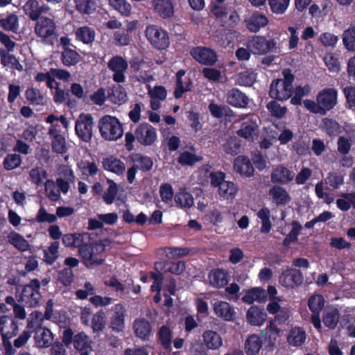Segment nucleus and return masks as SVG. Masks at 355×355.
<instances>
[{
    "label": "nucleus",
    "instance_id": "f257e3e1",
    "mask_svg": "<svg viewBox=\"0 0 355 355\" xmlns=\"http://www.w3.org/2000/svg\"><path fill=\"white\" fill-rule=\"evenodd\" d=\"M63 245L67 248H78V252L85 261L92 266H100L105 259L101 254L105 250V245L101 241H92L89 233H69L62 236Z\"/></svg>",
    "mask_w": 355,
    "mask_h": 355
},
{
    "label": "nucleus",
    "instance_id": "f03ea898",
    "mask_svg": "<svg viewBox=\"0 0 355 355\" xmlns=\"http://www.w3.org/2000/svg\"><path fill=\"white\" fill-rule=\"evenodd\" d=\"M59 122L64 128H67L69 122L64 115L56 116L50 114L46 118V123L51 124L48 131L51 150L53 153L64 155L67 153L70 145L67 141L65 136L61 133V125H59Z\"/></svg>",
    "mask_w": 355,
    "mask_h": 355
},
{
    "label": "nucleus",
    "instance_id": "7ed1b4c3",
    "mask_svg": "<svg viewBox=\"0 0 355 355\" xmlns=\"http://www.w3.org/2000/svg\"><path fill=\"white\" fill-rule=\"evenodd\" d=\"M137 140L144 146H151L157 140L156 129L148 123H141L136 126L134 132H127L125 135V146L127 150L134 149L133 143Z\"/></svg>",
    "mask_w": 355,
    "mask_h": 355
},
{
    "label": "nucleus",
    "instance_id": "20e7f679",
    "mask_svg": "<svg viewBox=\"0 0 355 355\" xmlns=\"http://www.w3.org/2000/svg\"><path fill=\"white\" fill-rule=\"evenodd\" d=\"M283 78L272 80L269 91L270 98L284 101L290 98L294 92L293 82L295 76L290 69H285L282 71Z\"/></svg>",
    "mask_w": 355,
    "mask_h": 355
},
{
    "label": "nucleus",
    "instance_id": "39448f33",
    "mask_svg": "<svg viewBox=\"0 0 355 355\" xmlns=\"http://www.w3.org/2000/svg\"><path fill=\"white\" fill-rule=\"evenodd\" d=\"M98 128L101 137L107 141H116L123 134L122 123L110 115H105L98 121Z\"/></svg>",
    "mask_w": 355,
    "mask_h": 355
},
{
    "label": "nucleus",
    "instance_id": "423d86ee",
    "mask_svg": "<svg viewBox=\"0 0 355 355\" xmlns=\"http://www.w3.org/2000/svg\"><path fill=\"white\" fill-rule=\"evenodd\" d=\"M145 37L153 48L157 50H164L170 44L168 32L161 26L150 24L146 27Z\"/></svg>",
    "mask_w": 355,
    "mask_h": 355
},
{
    "label": "nucleus",
    "instance_id": "0eeeda50",
    "mask_svg": "<svg viewBox=\"0 0 355 355\" xmlns=\"http://www.w3.org/2000/svg\"><path fill=\"white\" fill-rule=\"evenodd\" d=\"M211 11L217 19H220L224 28H234L240 21V17L233 8L215 5L212 6Z\"/></svg>",
    "mask_w": 355,
    "mask_h": 355
},
{
    "label": "nucleus",
    "instance_id": "6e6552de",
    "mask_svg": "<svg viewBox=\"0 0 355 355\" xmlns=\"http://www.w3.org/2000/svg\"><path fill=\"white\" fill-rule=\"evenodd\" d=\"M277 40H267L264 36L254 35L248 41L247 47L254 55H265L277 50Z\"/></svg>",
    "mask_w": 355,
    "mask_h": 355
},
{
    "label": "nucleus",
    "instance_id": "1a4fd4ad",
    "mask_svg": "<svg viewBox=\"0 0 355 355\" xmlns=\"http://www.w3.org/2000/svg\"><path fill=\"white\" fill-rule=\"evenodd\" d=\"M93 116L90 114L82 113L76 121L75 131L80 139L89 142L92 138Z\"/></svg>",
    "mask_w": 355,
    "mask_h": 355
},
{
    "label": "nucleus",
    "instance_id": "9d476101",
    "mask_svg": "<svg viewBox=\"0 0 355 355\" xmlns=\"http://www.w3.org/2000/svg\"><path fill=\"white\" fill-rule=\"evenodd\" d=\"M303 280L304 276L301 270L287 266L280 273L278 282L281 286L288 289H293L299 287Z\"/></svg>",
    "mask_w": 355,
    "mask_h": 355
},
{
    "label": "nucleus",
    "instance_id": "9b49d317",
    "mask_svg": "<svg viewBox=\"0 0 355 355\" xmlns=\"http://www.w3.org/2000/svg\"><path fill=\"white\" fill-rule=\"evenodd\" d=\"M190 55L196 62L205 66H214L218 61L216 52L206 46L193 47L190 51Z\"/></svg>",
    "mask_w": 355,
    "mask_h": 355
},
{
    "label": "nucleus",
    "instance_id": "f8f14e48",
    "mask_svg": "<svg viewBox=\"0 0 355 355\" xmlns=\"http://www.w3.org/2000/svg\"><path fill=\"white\" fill-rule=\"evenodd\" d=\"M107 68L113 72L112 80L116 83L125 81V73L128 69V61L121 55H113L107 62Z\"/></svg>",
    "mask_w": 355,
    "mask_h": 355
},
{
    "label": "nucleus",
    "instance_id": "ddd939ff",
    "mask_svg": "<svg viewBox=\"0 0 355 355\" xmlns=\"http://www.w3.org/2000/svg\"><path fill=\"white\" fill-rule=\"evenodd\" d=\"M316 101L319 103L324 115L336 105L338 91L334 88L323 89L318 93Z\"/></svg>",
    "mask_w": 355,
    "mask_h": 355
},
{
    "label": "nucleus",
    "instance_id": "4468645a",
    "mask_svg": "<svg viewBox=\"0 0 355 355\" xmlns=\"http://www.w3.org/2000/svg\"><path fill=\"white\" fill-rule=\"evenodd\" d=\"M40 284L38 279H32L29 284L25 285L22 289L21 299L30 306H35L39 304L41 295L39 292Z\"/></svg>",
    "mask_w": 355,
    "mask_h": 355
},
{
    "label": "nucleus",
    "instance_id": "2eb2a0df",
    "mask_svg": "<svg viewBox=\"0 0 355 355\" xmlns=\"http://www.w3.org/2000/svg\"><path fill=\"white\" fill-rule=\"evenodd\" d=\"M225 98L227 104L235 108H247L250 103L248 96L236 87L227 90Z\"/></svg>",
    "mask_w": 355,
    "mask_h": 355
},
{
    "label": "nucleus",
    "instance_id": "dca6fc26",
    "mask_svg": "<svg viewBox=\"0 0 355 355\" xmlns=\"http://www.w3.org/2000/svg\"><path fill=\"white\" fill-rule=\"evenodd\" d=\"M209 285L215 288H225L230 280L229 272L223 268H216L211 269L208 273Z\"/></svg>",
    "mask_w": 355,
    "mask_h": 355
},
{
    "label": "nucleus",
    "instance_id": "f3484780",
    "mask_svg": "<svg viewBox=\"0 0 355 355\" xmlns=\"http://www.w3.org/2000/svg\"><path fill=\"white\" fill-rule=\"evenodd\" d=\"M293 178V172L282 164L277 165L270 175L271 182L279 186L288 184Z\"/></svg>",
    "mask_w": 355,
    "mask_h": 355
},
{
    "label": "nucleus",
    "instance_id": "a211bd4d",
    "mask_svg": "<svg viewBox=\"0 0 355 355\" xmlns=\"http://www.w3.org/2000/svg\"><path fill=\"white\" fill-rule=\"evenodd\" d=\"M18 322L11 315L0 317V334L2 338H12L18 333Z\"/></svg>",
    "mask_w": 355,
    "mask_h": 355
},
{
    "label": "nucleus",
    "instance_id": "6ab92c4d",
    "mask_svg": "<svg viewBox=\"0 0 355 355\" xmlns=\"http://www.w3.org/2000/svg\"><path fill=\"white\" fill-rule=\"evenodd\" d=\"M125 306L122 304L114 306V314L110 320V327L113 331L119 333L125 329Z\"/></svg>",
    "mask_w": 355,
    "mask_h": 355
},
{
    "label": "nucleus",
    "instance_id": "aec40b11",
    "mask_svg": "<svg viewBox=\"0 0 355 355\" xmlns=\"http://www.w3.org/2000/svg\"><path fill=\"white\" fill-rule=\"evenodd\" d=\"M132 330L136 337L143 341H147L151 336L152 326L146 318H139L134 320Z\"/></svg>",
    "mask_w": 355,
    "mask_h": 355
},
{
    "label": "nucleus",
    "instance_id": "412c9836",
    "mask_svg": "<svg viewBox=\"0 0 355 355\" xmlns=\"http://www.w3.org/2000/svg\"><path fill=\"white\" fill-rule=\"evenodd\" d=\"M269 23L268 17L258 11L253 12L251 16L245 20V26L252 33H257Z\"/></svg>",
    "mask_w": 355,
    "mask_h": 355
},
{
    "label": "nucleus",
    "instance_id": "4be33fe9",
    "mask_svg": "<svg viewBox=\"0 0 355 355\" xmlns=\"http://www.w3.org/2000/svg\"><path fill=\"white\" fill-rule=\"evenodd\" d=\"M71 77V73L65 69L51 68L49 71L46 72V85L48 87L53 89V85H59L55 79L69 82Z\"/></svg>",
    "mask_w": 355,
    "mask_h": 355
},
{
    "label": "nucleus",
    "instance_id": "5701e85b",
    "mask_svg": "<svg viewBox=\"0 0 355 355\" xmlns=\"http://www.w3.org/2000/svg\"><path fill=\"white\" fill-rule=\"evenodd\" d=\"M215 314L225 321H234L236 318V312L230 303L225 301H217L214 304Z\"/></svg>",
    "mask_w": 355,
    "mask_h": 355
},
{
    "label": "nucleus",
    "instance_id": "b1692460",
    "mask_svg": "<svg viewBox=\"0 0 355 355\" xmlns=\"http://www.w3.org/2000/svg\"><path fill=\"white\" fill-rule=\"evenodd\" d=\"M233 168L241 175L248 178L252 176L254 172L250 159L244 155H239L234 159Z\"/></svg>",
    "mask_w": 355,
    "mask_h": 355
},
{
    "label": "nucleus",
    "instance_id": "393cba45",
    "mask_svg": "<svg viewBox=\"0 0 355 355\" xmlns=\"http://www.w3.org/2000/svg\"><path fill=\"white\" fill-rule=\"evenodd\" d=\"M268 195L272 198V202L277 206H285L288 204L291 200L286 189L279 185L272 187L268 191Z\"/></svg>",
    "mask_w": 355,
    "mask_h": 355
},
{
    "label": "nucleus",
    "instance_id": "a878e982",
    "mask_svg": "<svg viewBox=\"0 0 355 355\" xmlns=\"http://www.w3.org/2000/svg\"><path fill=\"white\" fill-rule=\"evenodd\" d=\"M267 318V313L263 309L257 306H252L246 313L248 322L252 326L260 327L263 324Z\"/></svg>",
    "mask_w": 355,
    "mask_h": 355
},
{
    "label": "nucleus",
    "instance_id": "bb28decb",
    "mask_svg": "<svg viewBox=\"0 0 355 355\" xmlns=\"http://www.w3.org/2000/svg\"><path fill=\"white\" fill-rule=\"evenodd\" d=\"M204 345L211 350L218 349L223 345V339L220 335L213 330H206L202 334Z\"/></svg>",
    "mask_w": 355,
    "mask_h": 355
},
{
    "label": "nucleus",
    "instance_id": "cd10ccee",
    "mask_svg": "<svg viewBox=\"0 0 355 355\" xmlns=\"http://www.w3.org/2000/svg\"><path fill=\"white\" fill-rule=\"evenodd\" d=\"M184 74L185 71L184 69H180L176 73L175 88L173 93L174 97L176 99L182 98L184 93L191 90L193 83L190 78H188L187 82H186L185 85H184L182 76H184Z\"/></svg>",
    "mask_w": 355,
    "mask_h": 355
},
{
    "label": "nucleus",
    "instance_id": "c85d7f7f",
    "mask_svg": "<svg viewBox=\"0 0 355 355\" xmlns=\"http://www.w3.org/2000/svg\"><path fill=\"white\" fill-rule=\"evenodd\" d=\"M102 166L104 170L117 175L123 174L125 170V164L114 156L103 158L102 160Z\"/></svg>",
    "mask_w": 355,
    "mask_h": 355
},
{
    "label": "nucleus",
    "instance_id": "c756f323",
    "mask_svg": "<svg viewBox=\"0 0 355 355\" xmlns=\"http://www.w3.org/2000/svg\"><path fill=\"white\" fill-rule=\"evenodd\" d=\"M154 9L163 19H169L174 14L172 0H154Z\"/></svg>",
    "mask_w": 355,
    "mask_h": 355
},
{
    "label": "nucleus",
    "instance_id": "7c9ffc66",
    "mask_svg": "<svg viewBox=\"0 0 355 355\" xmlns=\"http://www.w3.org/2000/svg\"><path fill=\"white\" fill-rule=\"evenodd\" d=\"M24 11L31 20L37 21L44 12V5L40 6L37 0H28L24 6Z\"/></svg>",
    "mask_w": 355,
    "mask_h": 355
},
{
    "label": "nucleus",
    "instance_id": "2f4dec72",
    "mask_svg": "<svg viewBox=\"0 0 355 355\" xmlns=\"http://www.w3.org/2000/svg\"><path fill=\"white\" fill-rule=\"evenodd\" d=\"M76 40L84 44H92L95 40L96 31L89 26H84L76 28L74 32Z\"/></svg>",
    "mask_w": 355,
    "mask_h": 355
},
{
    "label": "nucleus",
    "instance_id": "473e14b6",
    "mask_svg": "<svg viewBox=\"0 0 355 355\" xmlns=\"http://www.w3.org/2000/svg\"><path fill=\"white\" fill-rule=\"evenodd\" d=\"M257 129L258 125L256 121L248 120L241 123L240 129L236 131V134L246 140L252 141Z\"/></svg>",
    "mask_w": 355,
    "mask_h": 355
},
{
    "label": "nucleus",
    "instance_id": "72a5a7b5",
    "mask_svg": "<svg viewBox=\"0 0 355 355\" xmlns=\"http://www.w3.org/2000/svg\"><path fill=\"white\" fill-rule=\"evenodd\" d=\"M133 165L142 172L150 171L153 166V159L147 156L140 153H135L130 156Z\"/></svg>",
    "mask_w": 355,
    "mask_h": 355
},
{
    "label": "nucleus",
    "instance_id": "f704fd0d",
    "mask_svg": "<svg viewBox=\"0 0 355 355\" xmlns=\"http://www.w3.org/2000/svg\"><path fill=\"white\" fill-rule=\"evenodd\" d=\"M340 319L338 310L335 307H327L323 311L322 321L324 324L330 329L336 327Z\"/></svg>",
    "mask_w": 355,
    "mask_h": 355
},
{
    "label": "nucleus",
    "instance_id": "c9c22d12",
    "mask_svg": "<svg viewBox=\"0 0 355 355\" xmlns=\"http://www.w3.org/2000/svg\"><path fill=\"white\" fill-rule=\"evenodd\" d=\"M262 345V338L257 334H251L246 339L244 348L248 355H257Z\"/></svg>",
    "mask_w": 355,
    "mask_h": 355
},
{
    "label": "nucleus",
    "instance_id": "e433bc0d",
    "mask_svg": "<svg viewBox=\"0 0 355 355\" xmlns=\"http://www.w3.org/2000/svg\"><path fill=\"white\" fill-rule=\"evenodd\" d=\"M157 338L160 345L165 350L171 351L172 331L168 327L162 325L158 330Z\"/></svg>",
    "mask_w": 355,
    "mask_h": 355
},
{
    "label": "nucleus",
    "instance_id": "4c0bfd02",
    "mask_svg": "<svg viewBox=\"0 0 355 355\" xmlns=\"http://www.w3.org/2000/svg\"><path fill=\"white\" fill-rule=\"evenodd\" d=\"M80 54L71 48H66L61 53V61L64 66H75L80 62Z\"/></svg>",
    "mask_w": 355,
    "mask_h": 355
},
{
    "label": "nucleus",
    "instance_id": "58836bf2",
    "mask_svg": "<svg viewBox=\"0 0 355 355\" xmlns=\"http://www.w3.org/2000/svg\"><path fill=\"white\" fill-rule=\"evenodd\" d=\"M237 185L231 181H225L218 188L219 195L224 199H233L238 192Z\"/></svg>",
    "mask_w": 355,
    "mask_h": 355
},
{
    "label": "nucleus",
    "instance_id": "ea45409f",
    "mask_svg": "<svg viewBox=\"0 0 355 355\" xmlns=\"http://www.w3.org/2000/svg\"><path fill=\"white\" fill-rule=\"evenodd\" d=\"M322 125L324 132L329 137H335L341 133V125L334 119L324 118L322 120Z\"/></svg>",
    "mask_w": 355,
    "mask_h": 355
},
{
    "label": "nucleus",
    "instance_id": "a19ab883",
    "mask_svg": "<svg viewBox=\"0 0 355 355\" xmlns=\"http://www.w3.org/2000/svg\"><path fill=\"white\" fill-rule=\"evenodd\" d=\"M305 339V331L300 327H295L290 331L287 341L291 345L297 347L304 343Z\"/></svg>",
    "mask_w": 355,
    "mask_h": 355
},
{
    "label": "nucleus",
    "instance_id": "79ce46f5",
    "mask_svg": "<svg viewBox=\"0 0 355 355\" xmlns=\"http://www.w3.org/2000/svg\"><path fill=\"white\" fill-rule=\"evenodd\" d=\"M73 347L77 351L92 350L91 340L89 336L81 331L74 336Z\"/></svg>",
    "mask_w": 355,
    "mask_h": 355
},
{
    "label": "nucleus",
    "instance_id": "37998d69",
    "mask_svg": "<svg viewBox=\"0 0 355 355\" xmlns=\"http://www.w3.org/2000/svg\"><path fill=\"white\" fill-rule=\"evenodd\" d=\"M8 238L10 243L21 252L26 251L30 248L28 242L19 233L12 232Z\"/></svg>",
    "mask_w": 355,
    "mask_h": 355
},
{
    "label": "nucleus",
    "instance_id": "c03bdc74",
    "mask_svg": "<svg viewBox=\"0 0 355 355\" xmlns=\"http://www.w3.org/2000/svg\"><path fill=\"white\" fill-rule=\"evenodd\" d=\"M257 217L261 220L260 232L263 234H268L270 232L272 224L270 220V211L268 208L263 207L257 212Z\"/></svg>",
    "mask_w": 355,
    "mask_h": 355
},
{
    "label": "nucleus",
    "instance_id": "a18cd8bd",
    "mask_svg": "<svg viewBox=\"0 0 355 355\" xmlns=\"http://www.w3.org/2000/svg\"><path fill=\"white\" fill-rule=\"evenodd\" d=\"M42 323H37L33 320H29L27 324V327L28 329H34V338L35 340L36 344L40 347H44V327H42Z\"/></svg>",
    "mask_w": 355,
    "mask_h": 355
},
{
    "label": "nucleus",
    "instance_id": "49530a36",
    "mask_svg": "<svg viewBox=\"0 0 355 355\" xmlns=\"http://www.w3.org/2000/svg\"><path fill=\"white\" fill-rule=\"evenodd\" d=\"M343 42L345 47L355 51V25L351 24L343 33Z\"/></svg>",
    "mask_w": 355,
    "mask_h": 355
},
{
    "label": "nucleus",
    "instance_id": "de8ad7c7",
    "mask_svg": "<svg viewBox=\"0 0 355 355\" xmlns=\"http://www.w3.org/2000/svg\"><path fill=\"white\" fill-rule=\"evenodd\" d=\"M324 181L332 189H337L344 184V175L341 171L330 172Z\"/></svg>",
    "mask_w": 355,
    "mask_h": 355
},
{
    "label": "nucleus",
    "instance_id": "09e8293b",
    "mask_svg": "<svg viewBox=\"0 0 355 355\" xmlns=\"http://www.w3.org/2000/svg\"><path fill=\"white\" fill-rule=\"evenodd\" d=\"M1 27L7 31L17 33L19 28V21L17 16L10 13L6 18L0 19Z\"/></svg>",
    "mask_w": 355,
    "mask_h": 355
},
{
    "label": "nucleus",
    "instance_id": "8fccbe9b",
    "mask_svg": "<svg viewBox=\"0 0 355 355\" xmlns=\"http://www.w3.org/2000/svg\"><path fill=\"white\" fill-rule=\"evenodd\" d=\"M107 182L109 187L103 195V200L107 205H112L118 193L119 188L117 184L111 179H107Z\"/></svg>",
    "mask_w": 355,
    "mask_h": 355
},
{
    "label": "nucleus",
    "instance_id": "3c124183",
    "mask_svg": "<svg viewBox=\"0 0 355 355\" xmlns=\"http://www.w3.org/2000/svg\"><path fill=\"white\" fill-rule=\"evenodd\" d=\"M76 9L82 14L90 15L96 10L94 0H74Z\"/></svg>",
    "mask_w": 355,
    "mask_h": 355
},
{
    "label": "nucleus",
    "instance_id": "603ef678",
    "mask_svg": "<svg viewBox=\"0 0 355 355\" xmlns=\"http://www.w3.org/2000/svg\"><path fill=\"white\" fill-rule=\"evenodd\" d=\"M166 252V256L168 259H179L189 255L191 250L189 248L182 247H168L166 246L164 248Z\"/></svg>",
    "mask_w": 355,
    "mask_h": 355
},
{
    "label": "nucleus",
    "instance_id": "864d4df0",
    "mask_svg": "<svg viewBox=\"0 0 355 355\" xmlns=\"http://www.w3.org/2000/svg\"><path fill=\"white\" fill-rule=\"evenodd\" d=\"M174 200L176 205L181 208H190L193 205L192 195L187 191L176 193L174 196Z\"/></svg>",
    "mask_w": 355,
    "mask_h": 355
},
{
    "label": "nucleus",
    "instance_id": "5fc2aeb1",
    "mask_svg": "<svg viewBox=\"0 0 355 355\" xmlns=\"http://www.w3.org/2000/svg\"><path fill=\"white\" fill-rule=\"evenodd\" d=\"M208 109L211 114L217 119H221L224 116L230 115V113L232 112V110L227 105H219L215 103H211L208 105Z\"/></svg>",
    "mask_w": 355,
    "mask_h": 355
},
{
    "label": "nucleus",
    "instance_id": "6e6d98bb",
    "mask_svg": "<svg viewBox=\"0 0 355 355\" xmlns=\"http://www.w3.org/2000/svg\"><path fill=\"white\" fill-rule=\"evenodd\" d=\"M109 3L123 16L128 17L131 14L132 6L126 0H109Z\"/></svg>",
    "mask_w": 355,
    "mask_h": 355
},
{
    "label": "nucleus",
    "instance_id": "4d7b16f0",
    "mask_svg": "<svg viewBox=\"0 0 355 355\" xmlns=\"http://www.w3.org/2000/svg\"><path fill=\"white\" fill-rule=\"evenodd\" d=\"M291 225L292 230L290 231L288 234L286 236L282 242V244L284 247L289 246L291 243L297 242L298 239V235L300 234V232L302 230V225L297 220L293 221Z\"/></svg>",
    "mask_w": 355,
    "mask_h": 355
},
{
    "label": "nucleus",
    "instance_id": "13d9d810",
    "mask_svg": "<svg viewBox=\"0 0 355 355\" xmlns=\"http://www.w3.org/2000/svg\"><path fill=\"white\" fill-rule=\"evenodd\" d=\"M311 92L310 86L306 84L304 87L301 85L297 86L294 89V96L291 99V103L293 105H300L302 104V98L303 96L308 95Z\"/></svg>",
    "mask_w": 355,
    "mask_h": 355
},
{
    "label": "nucleus",
    "instance_id": "bf43d9fd",
    "mask_svg": "<svg viewBox=\"0 0 355 355\" xmlns=\"http://www.w3.org/2000/svg\"><path fill=\"white\" fill-rule=\"evenodd\" d=\"M132 31V28H128L125 31H118L114 32L113 39L114 44L116 46H128L130 44L131 37L129 34V31Z\"/></svg>",
    "mask_w": 355,
    "mask_h": 355
},
{
    "label": "nucleus",
    "instance_id": "052dcab7",
    "mask_svg": "<svg viewBox=\"0 0 355 355\" xmlns=\"http://www.w3.org/2000/svg\"><path fill=\"white\" fill-rule=\"evenodd\" d=\"M324 299L322 295H311L308 300V306L311 312H321L324 306Z\"/></svg>",
    "mask_w": 355,
    "mask_h": 355
},
{
    "label": "nucleus",
    "instance_id": "680f3d73",
    "mask_svg": "<svg viewBox=\"0 0 355 355\" xmlns=\"http://www.w3.org/2000/svg\"><path fill=\"white\" fill-rule=\"evenodd\" d=\"M202 159V157L198 156L189 151H184L180 153L178 158V162L182 166H192L195 163L200 162Z\"/></svg>",
    "mask_w": 355,
    "mask_h": 355
},
{
    "label": "nucleus",
    "instance_id": "e2e57ef3",
    "mask_svg": "<svg viewBox=\"0 0 355 355\" xmlns=\"http://www.w3.org/2000/svg\"><path fill=\"white\" fill-rule=\"evenodd\" d=\"M226 153L236 155L241 151V142L236 137H231L227 140L223 146Z\"/></svg>",
    "mask_w": 355,
    "mask_h": 355
},
{
    "label": "nucleus",
    "instance_id": "0e129e2a",
    "mask_svg": "<svg viewBox=\"0 0 355 355\" xmlns=\"http://www.w3.org/2000/svg\"><path fill=\"white\" fill-rule=\"evenodd\" d=\"M267 109L271 115L277 119L282 118L287 112L286 107L281 106L276 101L273 100L269 102L266 105Z\"/></svg>",
    "mask_w": 355,
    "mask_h": 355
},
{
    "label": "nucleus",
    "instance_id": "69168bd1",
    "mask_svg": "<svg viewBox=\"0 0 355 355\" xmlns=\"http://www.w3.org/2000/svg\"><path fill=\"white\" fill-rule=\"evenodd\" d=\"M21 156L17 154L8 155L3 160V167L7 171L13 170L21 164Z\"/></svg>",
    "mask_w": 355,
    "mask_h": 355
},
{
    "label": "nucleus",
    "instance_id": "338daca9",
    "mask_svg": "<svg viewBox=\"0 0 355 355\" xmlns=\"http://www.w3.org/2000/svg\"><path fill=\"white\" fill-rule=\"evenodd\" d=\"M25 96L26 100L32 105H40L43 101V96L39 89L36 88H28Z\"/></svg>",
    "mask_w": 355,
    "mask_h": 355
},
{
    "label": "nucleus",
    "instance_id": "774afa93",
    "mask_svg": "<svg viewBox=\"0 0 355 355\" xmlns=\"http://www.w3.org/2000/svg\"><path fill=\"white\" fill-rule=\"evenodd\" d=\"M290 0H268L270 10L275 14H283L286 10Z\"/></svg>",
    "mask_w": 355,
    "mask_h": 355
}]
</instances>
